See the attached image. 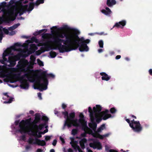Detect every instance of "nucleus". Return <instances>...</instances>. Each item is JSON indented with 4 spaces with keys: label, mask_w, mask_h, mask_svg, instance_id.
Instances as JSON below:
<instances>
[{
    "label": "nucleus",
    "mask_w": 152,
    "mask_h": 152,
    "mask_svg": "<svg viewBox=\"0 0 152 152\" xmlns=\"http://www.w3.org/2000/svg\"><path fill=\"white\" fill-rule=\"evenodd\" d=\"M48 77L54 78L55 75L52 73L47 74V72L45 71L41 72L40 75H36V83L37 86H34V88L39 89L40 91L46 90L48 84Z\"/></svg>",
    "instance_id": "f257e3e1"
},
{
    "label": "nucleus",
    "mask_w": 152,
    "mask_h": 152,
    "mask_svg": "<svg viewBox=\"0 0 152 152\" xmlns=\"http://www.w3.org/2000/svg\"><path fill=\"white\" fill-rule=\"evenodd\" d=\"M23 70L24 72H27V73H25L23 75L21 76H20V74L15 75V77L16 78L19 79L21 83L20 86L21 88L24 89H28L29 87V85L27 82V80L24 79V78L26 77L30 82H36L37 81L36 75V79H35L33 75H29L30 74H31L32 72L33 71V70H31L29 69H26L23 68Z\"/></svg>",
    "instance_id": "f03ea898"
},
{
    "label": "nucleus",
    "mask_w": 152,
    "mask_h": 152,
    "mask_svg": "<svg viewBox=\"0 0 152 152\" xmlns=\"http://www.w3.org/2000/svg\"><path fill=\"white\" fill-rule=\"evenodd\" d=\"M90 42L89 39L85 40L83 37L80 38L78 34L75 33V36L71 44L73 46V50H75L79 47V50L80 52L88 51L89 50V48L87 44Z\"/></svg>",
    "instance_id": "7ed1b4c3"
},
{
    "label": "nucleus",
    "mask_w": 152,
    "mask_h": 152,
    "mask_svg": "<svg viewBox=\"0 0 152 152\" xmlns=\"http://www.w3.org/2000/svg\"><path fill=\"white\" fill-rule=\"evenodd\" d=\"M53 42L55 44L56 47L53 48L54 50L58 49L61 53L64 52H68L73 50V46L71 44L67 45H62V43L66 45L67 42L65 41L64 39L59 38L57 37H54L53 38Z\"/></svg>",
    "instance_id": "20e7f679"
},
{
    "label": "nucleus",
    "mask_w": 152,
    "mask_h": 152,
    "mask_svg": "<svg viewBox=\"0 0 152 152\" xmlns=\"http://www.w3.org/2000/svg\"><path fill=\"white\" fill-rule=\"evenodd\" d=\"M31 118H29L26 120H22L20 122L19 120H16L15 122V126L19 125L20 129L18 130L21 134H26L30 131L29 127L31 125Z\"/></svg>",
    "instance_id": "39448f33"
},
{
    "label": "nucleus",
    "mask_w": 152,
    "mask_h": 152,
    "mask_svg": "<svg viewBox=\"0 0 152 152\" xmlns=\"http://www.w3.org/2000/svg\"><path fill=\"white\" fill-rule=\"evenodd\" d=\"M125 120L134 132L140 133L142 130V127L139 121H135L133 119L130 121L129 119Z\"/></svg>",
    "instance_id": "423d86ee"
},
{
    "label": "nucleus",
    "mask_w": 152,
    "mask_h": 152,
    "mask_svg": "<svg viewBox=\"0 0 152 152\" xmlns=\"http://www.w3.org/2000/svg\"><path fill=\"white\" fill-rule=\"evenodd\" d=\"M38 134L37 133L36 137L34 139L31 137H29L28 142L30 144H37L38 145L44 146L46 145V143L44 140H40L38 139L42 137V134H40L39 132H38Z\"/></svg>",
    "instance_id": "0eeeda50"
},
{
    "label": "nucleus",
    "mask_w": 152,
    "mask_h": 152,
    "mask_svg": "<svg viewBox=\"0 0 152 152\" xmlns=\"http://www.w3.org/2000/svg\"><path fill=\"white\" fill-rule=\"evenodd\" d=\"M75 33H60L58 34L56 37L64 38L65 37L66 40L65 41L67 42V44H71L72 43V40L75 36Z\"/></svg>",
    "instance_id": "6e6552de"
},
{
    "label": "nucleus",
    "mask_w": 152,
    "mask_h": 152,
    "mask_svg": "<svg viewBox=\"0 0 152 152\" xmlns=\"http://www.w3.org/2000/svg\"><path fill=\"white\" fill-rule=\"evenodd\" d=\"M75 116V112H72L69 113L68 117L66 118L65 121L64 125V127L66 126H67L68 128L71 127V125L70 124H69V123L74 119Z\"/></svg>",
    "instance_id": "1a4fd4ad"
},
{
    "label": "nucleus",
    "mask_w": 152,
    "mask_h": 152,
    "mask_svg": "<svg viewBox=\"0 0 152 152\" xmlns=\"http://www.w3.org/2000/svg\"><path fill=\"white\" fill-rule=\"evenodd\" d=\"M34 0H30L33 1ZM44 2V0H37L35 3L30 2L29 3V7H27V11H31L34 9V5L38 6L40 4H43Z\"/></svg>",
    "instance_id": "9d476101"
},
{
    "label": "nucleus",
    "mask_w": 152,
    "mask_h": 152,
    "mask_svg": "<svg viewBox=\"0 0 152 152\" xmlns=\"http://www.w3.org/2000/svg\"><path fill=\"white\" fill-rule=\"evenodd\" d=\"M16 60L12 56H9L7 61H5L4 65L10 67L14 66L16 64Z\"/></svg>",
    "instance_id": "9b49d317"
},
{
    "label": "nucleus",
    "mask_w": 152,
    "mask_h": 152,
    "mask_svg": "<svg viewBox=\"0 0 152 152\" xmlns=\"http://www.w3.org/2000/svg\"><path fill=\"white\" fill-rule=\"evenodd\" d=\"M79 117L80 118L79 120V123L81 124L83 127L85 126L86 128H88L89 130L90 133H93L92 130L87 127L86 125V122L84 119V116L83 113H81L80 114Z\"/></svg>",
    "instance_id": "f8f14e48"
},
{
    "label": "nucleus",
    "mask_w": 152,
    "mask_h": 152,
    "mask_svg": "<svg viewBox=\"0 0 152 152\" xmlns=\"http://www.w3.org/2000/svg\"><path fill=\"white\" fill-rule=\"evenodd\" d=\"M109 113L108 110H106L104 111H103L100 113L99 115L100 116H101L103 120H105L112 116L111 114H108Z\"/></svg>",
    "instance_id": "ddd939ff"
},
{
    "label": "nucleus",
    "mask_w": 152,
    "mask_h": 152,
    "mask_svg": "<svg viewBox=\"0 0 152 152\" xmlns=\"http://www.w3.org/2000/svg\"><path fill=\"white\" fill-rule=\"evenodd\" d=\"M11 52V50L8 48L4 51L2 55V59H0V62L2 64H5V61H7V58L6 57L9 55Z\"/></svg>",
    "instance_id": "4468645a"
},
{
    "label": "nucleus",
    "mask_w": 152,
    "mask_h": 152,
    "mask_svg": "<svg viewBox=\"0 0 152 152\" xmlns=\"http://www.w3.org/2000/svg\"><path fill=\"white\" fill-rule=\"evenodd\" d=\"M16 18L15 17L12 18V17H7L0 18V24L4 23H10L11 21L14 20Z\"/></svg>",
    "instance_id": "2eb2a0df"
},
{
    "label": "nucleus",
    "mask_w": 152,
    "mask_h": 152,
    "mask_svg": "<svg viewBox=\"0 0 152 152\" xmlns=\"http://www.w3.org/2000/svg\"><path fill=\"white\" fill-rule=\"evenodd\" d=\"M126 24V20H123L121 21H119L115 23L113 26V28L116 27L118 28H123V27L125 26Z\"/></svg>",
    "instance_id": "dca6fc26"
},
{
    "label": "nucleus",
    "mask_w": 152,
    "mask_h": 152,
    "mask_svg": "<svg viewBox=\"0 0 152 152\" xmlns=\"http://www.w3.org/2000/svg\"><path fill=\"white\" fill-rule=\"evenodd\" d=\"M51 30V32L52 33H54L55 31V30H62L63 29H66L68 30L69 29V27L68 26L66 25H65L63 26V27H61L59 28H57L56 26H53L50 28Z\"/></svg>",
    "instance_id": "f3484780"
},
{
    "label": "nucleus",
    "mask_w": 152,
    "mask_h": 152,
    "mask_svg": "<svg viewBox=\"0 0 152 152\" xmlns=\"http://www.w3.org/2000/svg\"><path fill=\"white\" fill-rule=\"evenodd\" d=\"M90 147L93 148L95 149L97 148L98 149H102V146L101 143L99 142H96L94 143H91L89 144Z\"/></svg>",
    "instance_id": "a211bd4d"
},
{
    "label": "nucleus",
    "mask_w": 152,
    "mask_h": 152,
    "mask_svg": "<svg viewBox=\"0 0 152 152\" xmlns=\"http://www.w3.org/2000/svg\"><path fill=\"white\" fill-rule=\"evenodd\" d=\"M110 134L108 133L103 135H101L98 133H95L93 134V136L94 137L102 140L105 137H108Z\"/></svg>",
    "instance_id": "6ab92c4d"
},
{
    "label": "nucleus",
    "mask_w": 152,
    "mask_h": 152,
    "mask_svg": "<svg viewBox=\"0 0 152 152\" xmlns=\"http://www.w3.org/2000/svg\"><path fill=\"white\" fill-rule=\"evenodd\" d=\"M51 42V41H48L47 43H43V45L45 46V47H41L40 48L43 52L45 51H48L50 50V46L47 44V43Z\"/></svg>",
    "instance_id": "aec40b11"
},
{
    "label": "nucleus",
    "mask_w": 152,
    "mask_h": 152,
    "mask_svg": "<svg viewBox=\"0 0 152 152\" xmlns=\"http://www.w3.org/2000/svg\"><path fill=\"white\" fill-rule=\"evenodd\" d=\"M37 49L36 45L34 44H31L30 45L29 50L28 52V54H30L34 53L36 50Z\"/></svg>",
    "instance_id": "412c9836"
},
{
    "label": "nucleus",
    "mask_w": 152,
    "mask_h": 152,
    "mask_svg": "<svg viewBox=\"0 0 152 152\" xmlns=\"http://www.w3.org/2000/svg\"><path fill=\"white\" fill-rule=\"evenodd\" d=\"M100 75L102 76V80L108 81L111 78L110 76L104 72H102L100 73Z\"/></svg>",
    "instance_id": "4be33fe9"
},
{
    "label": "nucleus",
    "mask_w": 152,
    "mask_h": 152,
    "mask_svg": "<svg viewBox=\"0 0 152 152\" xmlns=\"http://www.w3.org/2000/svg\"><path fill=\"white\" fill-rule=\"evenodd\" d=\"M96 107H93V110L95 112V114L97 113L99 114L100 113L102 110V107L99 105H96Z\"/></svg>",
    "instance_id": "5701e85b"
},
{
    "label": "nucleus",
    "mask_w": 152,
    "mask_h": 152,
    "mask_svg": "<svg viewBox=\"0 0 152 152\" xmlns=\"http://www.w3.org/2000/svg\"><path fill=\"white\" fill-rule=\"evenodd\" d=\"M88 112L89 113V115L91 120H94L95 119V115H94V111L92 110L91 108L89 107L88 108Z\"/></svg>",
    "instance_id": "b1692460"
},
{
    "label": "nucleus",
    "mask_w": 152,
    "mask_h": 152,
    "mask_svg": "<svg viewBox=\"0 0 152 152\" xmlns=\"http://www.w3.org/2000/svg\"><path fill=\"white\" fill-rule=\"evenodd\" d=\"M28 7V5H24L22 8L19 10V13L20 16L24 12L27 11L26 10H27Z\"/></svg>",
    "instance_id": "393cba45"
},
{
    "label": "nucleus",
    "mask_w": 152,
    "mask_h": 152,
    "mask_svg": "<svg viewBox=\"0 0 152 152\" xmlns=\"http://www.w3.org/2000/svg\"><path fill=\"white\" fill-rule=\"evenodd\" d=\"M92 123H89L88 124L89 126L94 131L96 130V128L97 127L96 124L93 121L94 120H91Z\"/></svg>",
    "instance_id": "a878e982"
},
{
    "label": "nucleus",
    "mask_w": 152,
    "mask_h": 152,
    "mask_svg": "<svg viewBox=\"0 0 152 152\" xmlns=\"http://www.w3.org/2000/svg\"><path fill=\"white\" fill-rule=\"evenodd\" d=\"M69 124H70L71 125V127L73 126L75 127H79L80 126V125L79 123L77 122V120L73 119L72 121H71L69 123Z\"/></svg>",
    "instance_id": "bb28decb"
},
{
    "label": "nucleus",
    "mask_w": 152,
    "mask_h": 152,
    "mask_svg": "<svg viewBox=\"0 0 152 152\" xmlns=\"http://www.w3.org/2000/svg\"><path fill=\"white\" fill-rule=\"evenodd\" d=\"M87 140L85 138H83L80 141L79 143L80 146L82 149H84L85 147V143H86Z\"/></svg>",
    "instance_id": "cd10ccee"
},
{
    "label": "nucleus",
    "mask_w": 152,
    "mask_h": 152,
    "mask_svg": "<svg viewBox=\"0 0 152 152\" xmlns=\"http://www.w3.org/2000/svg\"><path fill=\"white\" fill-rule=\"evenodd\" d=\"M26 61H27V60H22L19 61L18 62V64L17 66H18V65L20 67H24L25 66Z\"/></svg>",
    "instance_id": "c85d7f7f"
},
{
    "label": "nucleus",
    "mask_w": 152,
    "mask_h": 152,
    "mask_svg": "<svg viewBox=\"0 0 152 152\" xmlns=\"http://www.w3.org/2000/svg\"><path fill=\"white\" fill-rule=\"evenodd\" d=\"M95 119H96V122L97 123H99L102 120V118L99 115V113H96L95 114Z\"/></svg>",
    "instance_id": "c756f323"
},
{
    "label": "nucleus",
    "mask_w": 152,
    "mask_h": 152,
    "mask_svg": "<svg viewBox=\"0 0 152 152\" xmlns=\"http://www.w3.org/2000/svg\"><path fill=\"white\" fill-rule=\"evenodd\" d=\"M41 120L40 115L38 113H36L35 115V117L34 122L37 124Z\"/></svg>",
    "instance_id": "7c9ffc66"
},
{
    "label": "nucleus",
    "mask_w": 152,
    "mask_h": 152,
    "mask_svg": "<svg viewBox=\"0 0 152 152\" xmlns=\"http://www.w3.org/2000/svg\"><path fill=\"white\" fill-rule=\"evenodd\" d=\"M45 125V124H40L39 126L35 125L34 126L35 127L37 130H38V129L41 130L44 128Z\"/></svg>",
    "instance_id": "2f4dec72"
},
{
    "label": "nucleus",
    "mask_w": 152,
    "mask_h": 152,
    "mask_svg": "<svg viewBox=\"0 0 152 152\" xmlns=\"http://www.w3.org/2000/svg\"><path fill=\"white\" fill-rule=\"evenodd\" d=\"M20 25L19 23H18L17 24H15L12 26L9 27L8 28V30L10 31H12L13 30L15 29L18 27Z\"/></svg>",
    "instance_id": "473e14b6"
},
{
    "label": "nucleus",
    "mask_w": 152,
    "mask_h": 152,
    "mask_svg": "<svg viewBox=\"0 0 152 152\" xmlns=\"http://www.w3.org/2000/svg\"><path fill=\"white\" fill-rule=\"evenodd\" d=\"M30 126L29 127V129L30 130V131L29 132L31 131V133H28L29 135L31 136H32L34 137H36V135H37V133L38 132V130H36V131H34L31 130V129L30 128ZM27 133H28L27 132Z\"/></svg>",
    "instance_id": "72a5a7b5"
},
{
    "label": "nucleus",
    "mask_w": 152,
    "mask_h": 152,
    "mask_svg": "<svg viewBox=\"0 0 152 152\" xmlns=\"http://www.w3.org/2000/svg\"><path fill=\"white\" fill-rule=\"evenodd\" d=\"M106 128L105 124H103L101 125L100 126L98 129L97 132H100L102 130L105 129Z\"/></svg>",
    "instance_id": "f704fd0d"
},
{
    "label": "nucleus",
    "mask_w": 152,
    "mask_h": 152,
    "mask_svg": "<svg viewBox=\"0 0 152 152\" xmlns=\"http://www.w3.org/2000/svg\"><path fill=\"white\" fill-rule=\"evenodd\" d=\"M57 55L56 53L53 51H51L50 53V55L51 58H55Z\"/></svg>",
    "instance_id": "c9c22d12"
},
{
    "label": "nucleus",
    "mask_w": 152,
    "mask_h": 152,
    "mask_svg": "<svg viewBox=\"0 0 152 152\" xmlns=\"http://www.w3.org/2000/svg\"><path fill=\"white\" fill-rule=\"evenodd\" d=\"M101 12L102 13L107 15L110 14V13H111V12H108V11H106V10L104 9L102 10L101 11Z\"/></svg>",
    "instance_id": "e433bc0d"
},
{
    "label": "nucleus",
    "mask_w": 152,
    "mask_h": 152,
    "mask_svg": "<svg viewBox=\"0 0 152 152\" xmlns=\"http://www.w3.org/2000/svg\"><path fill=\"white\" fill-rule=\"evenodd\" d=\"M77 129H73L72 131V134L73 135H75L77 134Z\"/></svg>",
    "instance_id": "4c0bfd02"
},
{
    "label": "nucleus",
    "mask_w": 152,
    "mask_h": 152,
    "mask_svg": "<svg viewBox=\"0 0 152 152\" xmlns=\"http://www.w3.org/2000/svg\"><path fill=\"white\" fill-rule=\"evenodd\" d=\"M37 61L38 64L40 66H43L44 64L43 62L41 61L39 59H37Z\"/></svg>",
    "instance_id": "58836bf2"
},
{
    "label": "nucleus",
    "mask_w": 152,
    "mask_h": 152,
    "mask_svg": "<svg viewBox=\"0 0 152 152\" xmlns=\"http://www.w3.org/2000/svg\"><path fill=\"white\" fill-rule=\"evenodd\" d=\"M13 98L12 97H11L9 99L8 101H4V103L5 104L10 103L12 102V101H13Z\"/></svg>",
    "instance_id": "ea45409f"
},
{
    "label": "nucleus",
    "mask_w": 152,
    "mask_h": 152,
    "mask_svg": "<svg viewBox=\"0 0 152 152\" xmlns=\"http://www.w3.org/2000/svg\"><path fill=\"white\" fill-rule=\"evenodd\" d=\"M31 40L32 41V42H35L36 43L38 42V39L37 38L35 37H32L31 38Z\"/></svg>",
    "instance_id": "a19ab883"
},
{
    "label": "nucleus",
    "mask_w": 152,
    "mask_h": 152,
    "mask_svg": "<svg viewBox=\"0 0 152 152\" xmlns=\"http://www.w3.org/2000/svg\"><path fill=\"white\" fill-rule=\"evenodd\" d=\"M99 44L100 47L103 48V42L102 40H100L99 42Z\"/></svg>",
    "instance_id": "79ce46f5"
},
{
    "label": "nucleus",
    "mask_w": 152,
    "mask_h": 152,
    "mask_svg": "<svg viewBox=\"0 0 152 152\" xmlns=\"http://www.w3.org/2000/svg\"><path fill=\"white\" fill-rule=\"evenodd\" d=\"M21 46V45L18 42H17V43H16L15 44L14 46H13L12 47V48L13 49L15 50V47H20V46Z\"/></svg>",
    "instance_id": "37998d69"
},
{
    "label": "nucleus",
    "mask_w": 152,
    "mask_h": 152,
    "mask_svg": "<svg viewBox=\"0 0 152 152\" xmlns=\"http://www.w3.org/2000/svg\"><path fill=\"white\" fill-rule=\"evenodd\" d=\"M110 112L111 113H114L116 111V110L115 107H112L110 110Z\"/></svg>",
    "instance_id": "c03bdc74"
},
{
    "label": "nucleus",
    "mask_w": 152,
    "mask_h": 152,
    "mask_svg": "<svg viewBox=\"0 0 152 152\" xmlns=\"http://www.w3.org/2000/svg\"><path fill=\"white\" fill-rule=\"evenodd\" d=\"M8 30H9L6 28H3V31L5 34H8L9 33V31Z\"/></svg>",
    "instance_id": "a18cd8bd"
},
{
    "label": "nucleus",
    "mask_w": 152,
    "mask_h": 152,
    "mask_svg": "<svg viewBox=\"0 0 152 152\" xmlns=\"http://www.w3.org/2000/svg\"><path fill=\"white\" fill-rule=\"evenodd\" d=\"M62 113L63 115L64 116V118H65L66 117L67 118L68 116V113L67 111H66L65 112H62Z\"/></svg>",
    "instance_id": "49530a36"
},
{
    "label": "nucleus",
    "mask_w": 152,
    "mask_h": 152,
    "mask_svg": "<svg viewBox=\"0 0 152 152\" xmlns=\"http://www.w3.org/2000/svg\"><path fill=\"white\" fill-rule=\"evenodd\" d=\"M14 59L16 60V61H18L20 59V57L18 55H16L12 56Z\"/></svg>",
    "instance_id": "de8ad7c7"
},
{
    "label": "nucleus",
    "mask_w": 152,
    "mask_h": 152,
    "mask_svg": "<svg viewBox=\"0 0 152 152\" xmlns=\"http://www.w3.org/2000/svg\"><path fill=\"white\" fill-rule=\"evenodd\" d=\"M106 4L109 7L112 6V4L111 3V1L110 0H107Z\"/></svg>",
    "instance_id": "09e8293b"
},
{
    "label": "nucleus",
    "mask_w": 152,
    "mask_h": 152,
    "mask_svg": "<svg viewBox=\"0 0 152 152\" xmlns=\"http://www.w3.org/2000/svg\"><path fill=\"white\" fill-rule=\"evenodd\" d=\"M42 120L47 122L48 121L49 119L46 116H43L42 117Z\"/></svg>",
    "instance_id": "8fccbe9b"
},
{
    "label": "nucleus",
    "mask_w": 152,
    "mask_h": 152,
    "mask_svg": "<svg viewBox=\"0 0 152 152\" xmlns=\"http://www.w3.org/2000/svg\"><path fill=\"white\" fill-rule=\"evenodd\" d=\"M47 29H42L40 30L38 32V34L37 35L39 34H41V33H42L44 31H45V32H46L47 31Z\"/></svg>",
    "instance_id": "3c124183"
},
{
    "label": "nucleus",
    "mask_w": 152,
    "mask_h": 152,
    "mask_svg": "<svg viewBox=\"0 0 152 152\" xmlns=\"http://www.w3.org/2000/svg\"><path fill=\"white\" fill-rule=\"evenodd\" d=\"M51 136H45V140L46 141L50 140L51 138Z\"/></svg>",
    "instance_id": "603ef678"
},
{
    "label": "nucleus",
    "mask_w": 152,
    "mask_h": 152,
    "mask_svg": "<svg viewBox=\"0 0 152 152\" xmlns=\"http://www.w3.org/2000/svg\"><path fill=\"white\" fill-rule=\"evenodd\" d=\"M16 80L12 78H10V79L9 82L11 83H13L16 82Z\"/></svg>",
    "instance_id": "864d4df0"
},
{
    "label": "nucleus",
    "mask_w": 152,
    "mask_h": 152,
    "mask_svg": "<svg viewBox=\"0 0 152 152\" xmlns=\"http://www.w3.org/2000/svg\"><path fill=\"white\" fill-rule=\"evenodd\" d=\"M87 133L86 132H85L83 133H81L80 134V136L82 137H86V136Z\"/></svg>",
    "instance_id": "5fc2aeb1"
},
{
    "label": "nucleus",
    "mask_w": 152,
    "mask_h": 152,
    "mask_svg": "<svg viewBox=\"0 0 152 152\" xmlns=\"http://www.w3.org/2000/svg\"><path fill=\"white\" fill-rule=\"evenodd\" d=\"M26 137L25 135H23L20 137V139L23 141L26 140Z\"/></svg>",
    "instance_id": "6e6d98bb"
},
{
    "label": "nucleus",
    "mask_w": 152,
    "mask_h": 152,
    "mask_svg": "<svg viewBox=\"0 0 152 152\" xmlns=\"http://www.w3.org/2000/svg\"><path fill=\"white\" fill-rule=\"evenodd\" d=\"M96 34H98L99 35H107V34H104V32H102L100 33L96 32Z\"/></svg>",
    "instance_id": "4d7b16f0"
},
{
    "label": "nucleus",
    "mask_w": 152,
    "mask_h": 152,
    "mask_svg": "<svg viewBox=\"0 0 152 152\" xmlns=\"http://www.w3.org/2000/svg\"><path fill=\"white\" fill-rule=\"evenodd\" d=\"M60 140L61 141L62 143L63 144H64L65 143V141L64 140L63 138L60 137Z\"/></svg>",
    "instance_id": "13d9d810"
},
{
    "label": "nucleus",
    "mask_w": 152,
    "mask_h": 152,
    "mask_svg": "<svg viewBox=\"0 0 152 152\" xmlns=\"http://www.w3.org/2000/svg\"><path fill=\"white\" fill-rule=\"evenodd\" d=\"M57 142V140L56 139L54 140L53 141V143H52V145L53 146H55L56 145Z\"/></svg>",
    "instance_id": "bf43d9fd"
},
{
    "label": "nucleus",
    "mask_w": 152,
    "mask_h": 152,
    "mask_svg": "<svg viewBox=\"0 0 152 152\" xmlns=\"http://www.w3.org/2000/svg\"><path fill=\"white\" fill-rule=\"evenodd\" d=\"M3 28L2 26H0V34H4L3 32Z\"/></svg>",
    "instance_id": "052dcab7"
},
{
    "label": "nucleus",
    "mask_w": 152,
    "mask_h": 152,
    "mask_svg": "<svg viewBox=\"0 0 152 152\" xmlns=\"http://www.w3.org/2000/svg\"><path fill=\"white\" fill-rule=\"evenodd\" d=\"M4 34H0V42H1V41L3 37H4Z\"/></svg>",
    "instance_id": "680f3d73"
},
{
    "label": "nucleus",
    "mask_w": 152,
    "mask_h": 152,
    "mask_svg": "<svg viewBox=\"0 0 152 152\" xmlns=\"http://www.w3.org/2000/svg\"><path fill=\"white\" fill-rule=\"evenodd\" d=\"M15 34V31H12L10 33V35H14Z\"/></svg>",
    "instance_id": "e2e57ef3"
},
{
    "label": "nucleus",
    "mask_w": 152,
    "mask_h": 152,
    "mask_svg": "<svg viewBox=\"0 0 152 152\" xmlns=\"http://www.w3.org/2000/svg\"><path fill=\"white\" fill-rule=\"evenodd\" d=\"M66 107V105L64 103H63L62 105V108L63 109H65Z\"/></svg>",
    "instance_id": "0e129e2a"
},
{
    "label": "nucleus",
    "mask_w": 152,
    "mask_h": 152,
    "mask_svg": "<svg viewBox=\"0 0 152 152\" xmlns=\"http://www.w3.org/2000/svg\"><path fill=\"white\" fill-rule=\"evenodd\" d=\"M54 113L55 114L57 115V116H58V114H59V112H58L56 110H55L54 111Z\"/></svg>",
    "instance_id": "69168bd1"
},
{
    "label": "nucleus",
    "mask_w": 152,
    "mask_h": 152,
    "mask_svg": "<svg viewBox=\"0 0 152 152\" xmlns=\"http://www.w3.org/2000/svg\"><path fill=\"white\" fill-rule=\"evenodd\" d=\"M111 3L112 6L113 5H115L116 4V1L115 0H111Z\"/></svg>",
    "instance_id": "338daca9"
},
{
    "label": "nucleus",
    "mask_w": 152,
    "mask_h": 152,
    "mask_svg": "<svg viewBox=\"0 0 152 152\" xmlns=\"http://www.w3.org/2000/svg\"><path fill=\"white\" fill-rule=\"evenodd\" d=\"M38 97L39 98V99H42L41 96V94L40 93H37Z\"/></svg>",
    "instance_id": "774afa93"
}]
</instances>
